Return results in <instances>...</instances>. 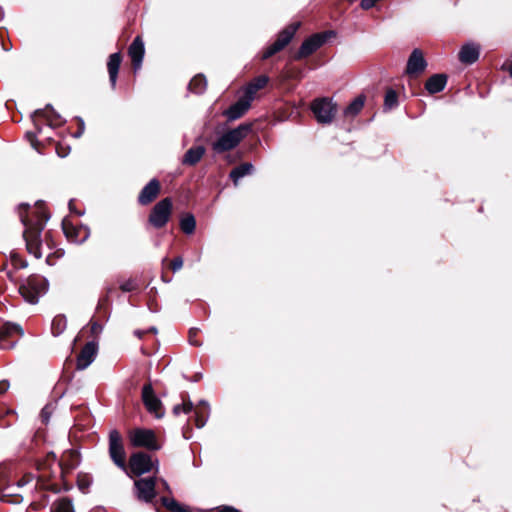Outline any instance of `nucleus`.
Returning a JSON list of instances; mask_svg holds the SVG:
<instances>
[{
    "instance_id": "obj_1",
    "label": "nucleus",
    "mask_w": 512,
    "mask_h": 512,
    "mask_svg": "<svg viewBox=\"0 0 512 512\" xmlns=\"http://www.w3.org/2000/svg\"><path fill=\"white\" fill-rule=\"evenodd\" d=\"M21 207L26 208V212H20V220L24 226L23 237L26 242L27 250L35 258L42 257V238L41 234L45 228L50 215L44 210L42 201H38L33 209H30L28 204H21Z\"/></svg>"
},
{
    "instance_id": "obj_2",
    "label": "nucleus",
    "mask_w": 512,
    "mask_h": 512,
    "mask_svg": "<svg viewBox=\"0 0 512 512\" xmlns=\"http://www.w3.org/2000/svg\"><path fill=\"white\" fill-rule=\"evenodd\" d=\"M250 123H242L236 128L223 133L215 142L212 143V149L216 154H222L236 148L240 142L251 131Z\"/></svg>"
},
{
    "instance_id": "obj_3",
    "label": "nucleus",
    "mask_w": 512,
    "mask_h": 512,
    "mask_svg": "<svg viewBox=\"0 0 512 512\" xmlns=\"http://www.w3.org/2000/svg\"><path fill=\"white\" fill-rule=\"evenodd\" d=\"M48 290V280L40 275L29 276L20 286L19 292L29 303L35 304Z\"/></svg>"
},
{
    "instance_id": "obj_4",
    "label": "nucleus",
    "mask_w": 512,
    "mask_h": 512,
    "mask_svg": "<svg viewBox=\"0 0 512 512\" xmlns=\"http://www.w3.org/2000/svg\"><path fill=\"white\" fill-rule=\"evenodd\" d=\"M300 27L299 22H294L286 26L282 31L278 33L277 39L267 47L262 55V59L266 60L276 53L283 50L294 38L298 28Z\"/></svg>"
},
{
    "instance_id": "obj_5",
    "label": "nucleus",
    "mask_w": 512,
    "mask_h": 512,
    "mask_svg": "<svg viewBox=\"0 0 512 512\" xmlns=\"http://www.w3.org/2000/svg\"><path fill=\"white\" fill-rule=\"evenodd\" d=\"M335 36V32L332 30H328L322 33H315L305 39L298 52L295 54L294 58L296 60H300L302 58H306L317 51L322 45L326 43V41Z\"/></svg>"
},
{
    "instance_id": "obj_6",
    "label": "nucleus",
    "mask_w": 512,
    "mask_h": 512,
    "mask_svg": "<svg viewBox=\"0 0 512 512\" xmlns=\"http://www.w3.org/2000/svg\"><path fill=\"white\" fill-rule=\"evenodd\" d=\"M311 110L319 123L330 124L335 117L337 106L332 99L324 97L315 99L311 104Z\"/></svg>"
},
{
    "instance_id": "obj_7",
    "label": "nucleus",
    "mask_w": 512,
    "mask_h": 512,
    "mask_svg": "<svg viewBox=\"0 0 512 512\" xmlns=\"http://www.w3.org/2000/svg\"><path fill=\"white\" fill-rule=\"evenodd\" d=\"M171 213L172 201L170 198H164L157 202L152 208L148 217V222L154 228L160 229L168 223Z\"/></svg>"
},
{
    "instance_id": "obj_8",
    "label": "nucleus",
    "mask_w": 512,
    "mask_h": 512,
    "mask_svg": "<svg viewBox=\"0 0 512 512\" xmlns=\"http://www.w3.org/2000/svg\"><path fill=\"white\" fill-rule=\"evenodd\" d=\"M109 456L118 468L126 470V453L122 437L115 429L109 432Z\"/></svg>"
},
{
    "instance_id": "obj_9",
    "label": "nucleus",
    "mask_w": 512,
    "mask_h": 512,
    "mask_svg": "<svg viewBox=\"0 0 512 512\" xmlns=\"http://www.w3.org/2000/svg\"><path fill=\"white\" fill-rule=\"evenodd\" d=\"M32 119L37 133H42V122L45 121L51 128L60 126L64 123L62 117L57 113L51 105H47L44 109H38L32 114Z\"/></svg>"
},
{
    "instance_id": "obj_10",
    "label": "nucleus",
    "mask_w": 512,
    "mask_h": 512,
    "mask_svg": "<svg viewBox=\"0 0 512 512\" xmlns=\"http://www.w3.org/2000/svg\"><path fill=\"white\" fill-rule=\"evenodd\" d=\"M130 442L134 447H144L156 451L160 449L155 433L150 429H135L130 433Z\"/></svg>"
},
{
    "instance_id": "obj_11",
    "label": "nucleus",
    "mask_w": 512,
    "mask_h": 512,
    "mask_svg": "<svg viewBox=\"0 0 512 512\" xmlns=\"http://www.w3.org/2000/svg\"><path fill=\"white\" fill-rule=\"evenodd\" d=\"M142 401L150 414L160 419L164 416V409L161 400L155 395L150 383L142 388Z\"/></svg>"
},
{
    "instance_id": "obj_12",
    "label": "nucleus",
    "mask_w": 512,
    "mask_h": 512,
    "mask_svg": "<svg viewBox=\"0 0 512 512\" xmlns=\"http://www.w3.org/2000/svg\"><path fill=\"white\" fill-rule=\"evenodd\" d=\"M131 471L140 476L150 472L154 466V461L150 455L145 452L133 453L129 461Z\"/></svg>"
},
{
    "instance_id": "obj_13",
    "label": "nucleus",
    "mask_w": 512,
    "mask_h": 512,
    "mask_svg": "<svg viewBox=\"0 0 512 512\" xmlns=\"http://www.w3.org/2000/svg\"><path fill=\"white\" fill-rule=\"evenodd\" d=\"M156 479L154 477L140 478L134 482L137 498L146 503L156 497Z\"/></svg>"
},
{
    "instance_id": "obj_14",
    "label": "nucleus",
    "mask_w": 512,
    "mask_h": 512,
    "mask_svg": "<svg viewBox=\"0 0 512 512\" xmlns=\"http://www.w3.org/2000/svg\"><path fill=\"white\" fill-rule=\"evenodd\" d=\"M427 65L423 52L415 48L407 60L405 72L410 77H416L425 71Z\"/></svg>"
},
{
    "instance_id": "obj_15",
    "label": "nucleus",
    "mask_w": 512,
    "mask_h": 512,
    "mask_svg": "<svg viewBox=\"0 0 512 512\" xmlns=\"http://www.w3.org/2000/svg\"><path fill=\"white\" fill-rule=\"evenodd\" d=\"M20 335L22 336L24 334L23 329L21 326L14 324V323H3L0 325V349H7V348H13L16 345V341L6 342L10 337L13 335Z\"/></svg>"
},
{
    "instance_id": "obj_16",
    "label": "nucleus",
    "mask_w": 512,
    "mask_h": 512,
    "mask_svg": "<svg viewBox=\"0 0 512 512\" xmlns=\"http://www.w3.org/2000/svg\"><path fill=\"white\" fill-rule=\"evenodd\" d=\"M98 346L95 342L90 341L85 344V346L80 351L79 355L77 356V369L78 370H84L89 365H91L97 355Z\"/></svg>"
},
{
    "instance_id": "obj_17",
    "label": "nucleus",
    "mask_w": 512,
    "mask_h": 512,
    "mask_svg": "<svg viewBox=\"0 0 512 512\" xmlns=\"http://www.w3.org/2000/svg\"><path fill=\"white\" fill-rule=\"evenodd\" d=\"M160 182L153 178L140 191L138 202L141 205H148L153 202L160 193Z\"/></svg>"
},
{
    "instance_id": "obj_18",
    "label": "nucleus",
    "mask_w": 512,
    "mask_h": 512,
    "mask_svg": "<svg viewBox=\"0 0 512 512\" xmlns=\"http://www.w3.org/2000/svg\"><path fill=\"white\" fill-rule=\"evenodd\" d=\"M128 54L131 58L133 68L135 71L141 68L142 61L145 54L144 42L140 36H137L128 48Z\"/></svg>"
},
{
    "instance_id": "obj_19",
    "label": "nucleus",
    "mask_w": 512,
    "mask_h": 512,
    "mask_svg": "<svg viewBox=\"0 0 512 512\" xmlns=\"http://www.w3.org/2000/svg\"><path fill=\"white\" fill-rule=\"evenodd\" d=\"M251 105L239 98L234 104L223 112V115L228 121H235L241 118L249 109Z\"/></svg>"
},
{
    "instance_id": "obj_20",
    "label": "nucleus",
    "mask_w": 512,
    "mask_h": 512,
    "mask_svg": "<svg viewBox=\"0 0 512 512\" xmlns=\"http://www.w3.org/2000/svg\"><path fill=\"white\" fill-rule=\"evenodd\" d=\"M480 55V47L474 43H468L462 46L459 52V60L464 64L475 63Z\"/></svg>"
},
{
    "instance_id": "obj_21",
    "label": "nucleus",
    "mask_w": 512,
    "mask_h": 512,
    "mask_svg": "<svg viewBox=\"0 0 512 512\" xmlns=\"http://www.w3.org/2000/svg\"><path fill=\"white\" fill-rule=\"evenodd\" d=\"M194 410L195 426L203 428L210 417V405L206 400H200Z\"/></svg>"
},
{
    "instance_id": "obj_22",
    "label": "nucleus",
    "mask_w": 512,
    "mask_h": 512,
    "mask_svg": "<svg viewBox=\"0 0 512 512\" xmlns=\"http://www.w3.org/2000/svg\"><path fill=\"white\" fill-rule=\"evenodd\" d=\"M122 56L120 52L113 53L109 56L107 68L109 73V81L112 89H115Z\"/></svg>"
},
{
    "instance_id": "obj_23",
    "label": "nucleus",
    "mask_w": 512,
    "mask_h": 512,
    "mask_svg": "<svg viewBox=\"0 0 512 512\" xmlns=\"http://www.w3.org/2000/svg\"><path fill=\"white\" fill-rule=\"evenodd\" d=\"M447 83V76L445 74H434L429 77L425 83V88L430 94L441 92Z\"/></svg>"
},
{
    "instance_id": "obj_24",
    "label": "nucleus",
    "mask_w": 512,
    "mask_h": 512,
    "mask_svg": "<svg viewBox=\"0 0 512 512\" xmlns=\"http://www.w3.org/2000/svg\"><path fill=\"white\" fill-rule=\"evenodd\" d=\"M206 149L204 146H194L186 151L182 158V164L188 166L196 165L204 156Z\"/></svg>"
},
{
    "instance_id": "obj_25",
    "label": "nucleus",
    "mask_w": 512,
    "mask_h": 512,
    "mask_svg": "<svg viewBox=\"0 0 512 512\" xmlns=\"http://www.w3.org/2000/svg\"><path fill=\"white\" fill-rule=\"evenodd\" d=\"M255 171L254 165L250 162H245L240 164L239 166L233 168L230 171L229 177L233 181L235 186H238V183L241 178L253 174Z\"/></svg>"
},
{
    "instance_id": "obj_26",
    "label": "nucleus",
    "mask_w": 512,
    "mask_h": 512,
    "mask_svg": "<svg viewBox=\"0 0 512 512\" xmlns=\"http://www.w3.org/2000/svg\"><path fill=\"white\" fill-rule=\"evenodd\" d=\"M25 494L26 491L17 490V487L13 484H7L2 488L3 498H12V500H9L12 503H21Z\"/></svg>"
},
{
    "instance_id": "obj_27",
    "label": "nucleus",
    "mask_w": 512,
    "mask_h": 512,
    "mask_svg": "<svg viewBox=\"0 0 512 512\" xmlns=\"http://www.w3.org/2000/svg\"><path fill=\"white\" fill-rule=\"evenodd\" d=\"M12 484L17 487V490L31 493L33 489L37 487L38 480L34 481V477L32 475L26 474L21 479Z\"/></svg>"
},
{
    "instance_id": "obj_28",
    "label": "nucleus",
    "mask_w": 512,
    "mask_h": 512,
    "mask_svg": "<svg viewBox=\"0 0 512 512\" xmlns=\"http://www.w3.org/2000/svg\"><path fill=\"white\" fill-rule=\"evenodd\" d=\"M188 88L195 94H202L207 88V80L203 74H198L191 79Z\"/></svg>"
},
{
    "instance_id": "obj_29",
    "label": "nucleus",
    "mask_w": 512,
    "mask_h": 512,
    "mask_svg": "<svg viewBox=\"0 0 512 512\" xmlns=\"http://www.w3.org/2000/svg\"><path fill=\"white\" fill-rule=\"evenodd\" d=\"M365 104V96H357L344 110L345 116H356Z\"/></svg>"
},
{
    "instance_id": "obj_30",
    "label": "nucleus",
    "mask_w": 512,
    "mask_h": 512,
    "mask_svg": "<svg viewBox=\"0 0 512 512\" xmlns=\"http://www.w3.org/2000/svg\"><path fill=\"white\" fill-rule=\"evenodd\" d=\"M67 326V320L64 315H57L53 318L51 323V332L53 336L61 335Z\"/></svg>"
},
{
    "instance_id": "obj_31",
    "label": "nucleus",
    "mask_w": 512,
    "mask_h": 512,
    "mask_svg": "<svg viewBox=\"0 0 512 512\" xmlns=\"http://www.w3.org/2000/svg\"><path fill=\"white\" fill-rule=\"evenodd\" d=\"M180 228L185 234H192L196 228V220L195 217L188 213L180 220Z\"/></svg>"
},
{
    "instance_id": "obj_32",
    "label": "nucleus",
    "mask_w": 512,
    "mask_h": 512,
    "mask_svg": "<svg viewBox=\"0 0 512 512\" xmlns=\"http://www.w3.org/2000/svg\"><path fill=\"white\" fill-rule=\"evenodd\" d=\"M51 512H74L72 501L68 498H60L52 505Z\"/></svg>"
},
{
    "instance_id": "obj_33",
    "label": "nucleus",
    "mask_w": 512,
    "mask_h": 512,
    "mask_svg": "<svg viewBox=\"0 0 512 512\" xmlns=\"http://www.w3.org/2000/svg\"><path fill=\"white\" fill-rule=\"evenodd\" d=\"M398 105V96L396 91L389 89L384 98V110H391Z\"/></svg>"
},
{
    "instance_id": "obj_34",
    "label": "nucleus",
    "mask_w": 512,
    "mask_h": 512,
    "mask_svg": "<svg viewBox=\"0 0 512 512\" xmlns=\"http://www.w3.org/2000/svg\"><path fill=\"white\" fill-rule=\"evenodd\" d=\"M194 408V405L191 401L184 402L183 404H177L173 407V414L179 415L181 412L188 414Z\"/></svg>"
},
{
    "instance_id": "obj_35",
    "label": "nucleus",
    "mask_w": 512,
    "mask_h": 512,
    "mask_svg": "<svg viewBox=\"0 0 512 512\" xmlns=\"http://www.w3.org/2000/svg\"><path fill=\"white\" fill-rule=\"evenodd\" d=\"M258 90H256L255 88H253V86L251 85V83H248L246 85V87L244 88V93L243 95L240 97L241 99H243L244 101H247L248 104L251 105L252 101L254 100L255 98V94Z\"/></svg>"
},
{
    "instance_id": "obj_36",
    "label": "nucleus",
    "mask_w": 512,
    "mask_h": 512,
    "mask_svg": "<svg viewBox=\"0 0 512 512\" xmlns=\"http://www.w3.org/2000/svg\"><path fill=\"white\" fill-rule=\"evenodd\" d=\"M55 409V404L48 403L46 404L43 409L41 410V418L43 423H48L50 420V417Z\"/></svg>"
},
{
    "instance_id": "obj_37",
    "label": "nucleus",
    "mask_w": 512,
    "mask_h": 512,
    "mask_svg": "<svg viewBox=\"0 0 512 512\" xmlns=\"http://www.w3.org/2000/svg\"><path fill=\"white\" fill-rule=\"evenodd\" d=\"M268 82H269L268 76L260 75V76L256 77L255 79H253L250 83L253 86V88H255L256 90H260V89L264 88Z\"/></svg>"
},
{
    "instance_id": "obj_38",
    "label": "nucleus",
    "mask_w": 512,
    "mask_h": 512,
    "mask_svg": "<svg viewBox=\"0 0 512 512\" xmlns=\"http://www.w3.org/2000/svg\"><path fill=\"white\" fill-rule=\"evenodd\" d=\"M161 501L162 504L172 512H177L182 506L173 498L162 497Z\"/></svg>"
},
{
    "instance_id": "obj_39",
    "label": "nucleus",
    "mask_w": 512,
    "mask_h": 512,
    "mask_svg": "<svg viewBox=\"0 0 512 512\" xmlns=\"http://www.w3.org/2000/svg\"><path fill=\"white\" fill-rule=\"evenodd\" d=\"M137 288L136 281L134 279H128L120 284V289L123 292H131Z\"/></svg>"
},
{
    "instance_id": "obj_40",
    "label": "nucleus",
    "mask_w": 512,
    "mask_h": 512,
    "mask_svg": "<svg viewBox=\"0 0 512 512\" xmlns=\"http://www.w3.org/2000/svg\"><path fill=\"white\" fill-rule=\"evenodd\" d=\"M199 329L198 328H191L189 330V342L191 345H194V346H201V342L196 340V335L198 333Z\"/></svg>"
},
{
    "instance_id": "obj_41",
    "label": "nucleus",
    "mask_w": 512,
    "mask_h": 512,
    "mask_svg": "<svg viewBox=\"0 0 512 512\" xmlns=\"http://www.w3.org/2000/svg\"><path fill=\"white\" fill-rule=\"evenodd\" d=\"M183 266V259L182 257H176L171 262V268L174 272L180 270Z\"/></svg>"
},
{
    "instance_id": "obj_42",
    "label": "nucleus",
    "mask_w": 512,
    "mask_h": 512,
    "mask_svg": "<svg viewBox=\"0 0 512 512\" xmlns=\"http://www.w3.org/2000/svg\"><path fill=\"white\" fill-rule=\"evenodd\" d=\"M77 120L79 122V128L78 131L74 134V137L79 138L84 132L85 124L82 118L77 117Z\"/></svg>"
},
{
    "instance_id": "obj_43",
    "label": "nucleus",
    "mask_w": 512,
    "mask_h": 512,
    "mask_svg": "<svg viewBox=\"0 0 512 512\" xmlns=\"http://www.w3.org/2000/svg\"><path fill=\"white\" fill-rule=\"evenodd\" d=\"M26 137L30 141L32 147L37 149L36 145H37L38 141L36 139V133H34V132H27L26 133Z\"/></svg>"
},
{
    "instance_id": "obj_44",
    "label": "nucleus",
    "mask_w": 512,
    "mask_h": 512,
    "mask_svg": "<svg viewBox=\"0 0 512 512\" xmlns=\"http://www.w3.org/2000/svg\"><path fill=\"white\" fill-rule=\"evenodd\" d=\"M9 382L7 380L0 381V395L5 393L9 388Z\"/></svg>"
},
{
    "instance_id": "obj_45",
    "label": "nucleus",
    "mask_w": 512,
    "mask_h": 512,
    "mask_svg": "<svg viewBox=\"0 0 512 512\" xmlns=\"http://www.w3.org/2000/svg\"><path fill=\"white\" fill-rule=\"evenodd\" d=\"M218 512H241V511L232 506H222L219 508Z\"/></svg>"
},
{
    "instance_id": "obj_46",
    "label": "nucleus",
    "mask_w": 512,
    "mask_h": 512,
    "mask_svg": "<svg viewBox=\"0 0 512 512\" xmlns=\"http://www.w3.org/2000/svg\"><path fill=\"white\" fill-rule=\"evenodd\" d=\"M107 303H108V295H106L105 297L100 299L99 306L106 305Z\"/></svg>"
},
{
    "instance_id": "obj_47",
    "label": "nucleus",
    "mask_w": 512,
    "mask_h": 512,
    "mask_svg": "<svg viewBox=\"0 0 512 512\" xmlns=\"http://www.w3.org/2000/svg\"><path fill=\"white\" fill-rule=\"evenodd\" d=\"M146 333V331H143V330H135L134 334L138 337V338H142V336Z\"/></svg>"
},
{
    "instance_id": "obj_48",
    "label": "nucleus",
    "mask_w": 512,
    "mask_h": 512,
    "mask_svg": "<svg viewBox=\"0 0 512 512\" xmlns=\"http://www.w3.org/2000/svg\"><path fill=\"white\" fill-rule=\"evenodd\" d=\"M98 329H101V327L97 323L92 324V331L96 332Z\"/></svg>"
},
{
    "instance_id": "obj_49",
    "label": "nucleus",
    "mask_w": 512,
    "mask_h": 512,
    "mask_svg": "<svg viewBox=\"0 0 512 512\" xmlns=\"http://www.w3.org/2000/svg\"><path fill=\"white\" fill-rule=\"evenodd\" d=\"M19 267H20V268H25V267H27V262H26V261H23V260H20Z\"/></svg>"
},
{
    "instance_id": "obj_50",
    "label": "nucleus",
    "mask_w": 512,
    "mask_h": 512,
    "mask_svg": "<svg viewBox=\"0 0 512 512\" xmlns=\"http://www.w3.org/2000/svg\"><path fill=\"white\" fill-rule=\"evenodd\" d=\"M148 331H149V332H152V333H154V334H156V333H157V328H156V327H154V326H152V327H150V328L148 329Z\"/></svg>"
},
{
    "instance_id": "obj_51",
    "label": "nucleus",
    "mask_w": 512,
    "mask_h": 512,
    "mask_svg": "<svg viewBox=\"0 0 512 512\" xmlns=\"http://www.w3.org/2000/svg\"><path fill=\"white\" fill-rule=\"evenodd\" d=\"M177 512H191L189 511L188 509H186L185 507L181 506Z\"/></svg>"
},
{
    "instance_id": "obj_52",
    "label": "nucleus",
    "mask_w": 512,
    "mask_h": 512,
    "mask_svg": "<svg viewBox=\"0 0 512 512\" xmlns=\"http://www.w3.org/2000/svg\"><path fill=\"white\" fill-rule=\"evenodd\" d=\"M69 209H70V211H73V209H74L73 200L69 201Z\"/></svg>"
},
{
    "instance_id": "obj_53",
    "label": "nucleus",
    "mask_w": 512,
    "mask_h": 512,
    "mask_svg": "<svg viewBox=\"0 0 512 512\" xmlns=\"http://www.w3.org/2000/svg\"><path fill=\"white\" fill-rule=\"evenodd\" d=\"M509 73H510V75L512 77V63L510 64V67H509Z\"/></svg>"
},
{
    "instance_id": "obj_54",
    "label": "nucleus",
    "mask_w": 512,
    "mask_h": 512,
    "mask_svg": "<svg viewBox=\"0 0 512 512\" xmlns=\"http://www.w3.org/2000/svg\"><path fill=\"white\" fill-rule=\"evenodd\" d=\"M201 378V374L195 376V381H198Z\"/></svg>"
},
{
    "instance_id": "obj_55",
    "label": "nucleus",
    "mask_w": 512,
    "mask_h": 512,
    "mask_svg": "<svg viewBox=\"0 0 512 512\" xmlns=\"http://www.w3.org/2000/svg\"><path fill=\"white\" fill-rule=\"evenodd\" d=\"M3 48L5 51H8L10 48H9V45H6V47L3 45Z\"/></svg>"
},
{
    "instance_id": "obj_56",
    "label": "nucleus",
    "mask_w": 512,
    "mask_h": 512,
    "mask_svg": "<svg viewBox=\"0 0 512 512\" xmlns=\"http://www.w3.org/2000/svg\"><path fill=\"white\" fill-rule=\"evenodd\" d=\"M3 48L5 51H8L10 48H9V45H6V47L3 45Z\"/></svg>"
},
{
    "instance_id": "obj_57",
    "label": "nucleus",
    "mask_w": 512,
    "mask_h": 512,
    "mask_svg": "<svg viewBox=\"0 0 512 512\" xmlns=\"http://www.w3.org/2000/svg\"><path fill=\"white\" fill-rule=\"evenodd\" d=\"M162 482H163L164 486L168 489V484H167V482H166L165 480H162Z\"/></svg>"
},
{
    "instance_id": "obj_58",
    "label": "nucleus",
    "mask_w": 512,
    "mask_h": 512,
    "mask_svg": "<svg viewBox=\"0 0 512 512\" xmlns=\"http://www.w3.org/2000/svg\"><path fill=\"white\" fill-rule=\"evenodd\" d=\"M65 233H66V237L70 238L68 231H65Z\"/></svg>"
},
{
    "instance_id": "obj_59",
    "label": "nucleus",
    "mask_w": 512,
    "mask_h": 512,
    "mask_svg": "<svg viewBox=\"0 0 512 512\" xmlns=\"http://www.w3.org/2000/svg\"><path fill=\"white\" fill-rule=\"evenodd\" d=\"M111 291H112V289H111V288H108V290H107V294H109Z\"/></svg>"
}]
</instances>
